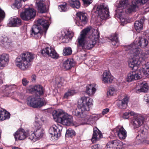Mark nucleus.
<instances>
[{
  "instance_id": "18",
  "label": "nucleus",
  "mask_w": 149,
  "mask_h": 149,
  "mask_svg": "<svg viewBox=\"0 0 149 149\" xmlns=\"http://www.w3.org/2000/svg\"><path fill=\"white\" fill-rule=\"evenodd\" d=\"M148 84L145 81L140 82L136 84L134 90L137 93L145 92L148 90Z\"/></svg>"
},
{
  "instance_id": "1",
  "label": "nucleus",
  "mask_w": 149,
  "mask_h": 149,
  "mask_svg": "<svg viewBox=\"0 0 149 149\" xmlns=\"http://www.w3.org/2000/svg\"><path fill=\"white\" fill-rule=\"evenodd\" d=\"M99 38V33L97 30L88 27L81 31L76 42L78 47L90 50L94 47L98 41Z\"/></svg>"
},
{
  "instance_id": "51",
  "label": "nucleus",
  "mask_w": 149,
  "mask_h": 149,
  "mask_svg": "<svg viewBox=\"0 0 149 149\" xmlns=\"http://www.w3.org/2000/svg\"><path fill=\"white\" fill-rule=\"evenodd\" d=\"M17 88V87L16 85H13L8 86V87L7 88H6V90H8V88L11 90H14Z\"/></svg>"
},
{
  "instance_id": "16",
  "label": "nucleus",
  "mask_w": 149,
  "mask_h": 149,
  "mask_svg": "<svg viewBox=\"0 0 149 149\" xmlns=\"http://www.w3.org/2000/svg\"><path fill=\"white\" fill-rule=\"evenodd\" d=\"M62 129V128L61 126L54 125L50 128L49 132L52 136H54L57 137L61 136V131Z\"/></svg>"
},
{
  "instance_id": "63",
  "label": "nucleus",
  "mask_w": 149,
  "mask_h": 149,
  "mask_svg": "<svg viewBox=\"0 0 149 149\" xmlns=\"http://www.w3.org/2000/svg\"><path fill=\"white\" fill-rule=\"evenodd\" d=\"M0 149H3L2 148H0Z\"/></svg>"
},
{
  "instance_id": "22",
  "label": "nucleus",
  "mask_w": 149,
  "mask_h": 149,
  "mask_svg": "<svg viewBox=\"0 0 149 149\" xmlns=\"http://www.w3.org/2000/svg\"><path fill=\"white\" fill-rule=\"evenodd\" d=\"M9 62V56L3 53L0 55V69H2L7 65Z\"/></svg>"
},
{
  "instance_id": "38",
  "label": "nucleus",
  "mask_w": 149,
  "mask_h": 149,
  "mask_svg": "<svg viewBox=\"0 0 149 149\" xmlns=\"http://www.w3.org/2000/svg\"><path fill=\"white\" fill-rule=\"evenodd\" d=\"M117 91V88L115 87H110L107 92V95L108 96H113L116 93Z\"/></svg>"
},
{
  "instance_id": "60",
  "label": "nucleus",
  "mask_w": 149,
  "mask_h": 149,
  "mask_svg": "<svg viewBox=\"0 0 149 149\" xmlns=\"http://www.w3.org/2000/svg\"><path fill=\"white\" fill-rule=\"evenodd\" d=\"M12 149H21L20 148H19L18 147H13L12 148Z\"/></svg>"
},
{
  "instance_id": "26",
  "label": "nucleus",
  "mask_w": 149,
  "mask_h": 149,
  "mask_svg": "<svg viewBox=\"0 0 149 149\" xmlns=\"http://www.w3.org/2000/svg\"><path fill=\"white\" fill-rule=\"evenodd\" d=\"M93 129V133L91 139V141L93 143H94L102 138V135L100 131L97 127H95Z\"/></svg>"
},
{
  "instance_id": "20",
  "label": "nucleus",
  "mask_w": 149,
  "mask_h": 149,
  "mask_svg": "<svg viewBox=\"0 0 149 149\" xmlns=\"http://www.w3.org/2000/svg\"><path fill=\"white\" fill-rule=\"evenodd\" d=\"M36 6L40 13H44L47 11L45 0H36Z\"/></svg>"
},
{
  "instance_id": "17",
  "label": "nucleus",
  "mask_w": 149,
  "mask_h": 149,
  "mask_svg": "<svg viewBox=\"0 0 149 149\" xmlns=\"http://www.w3.org/2000/svg\"><path fill=\"white\" fill-rule=\"evenodd\" d=\"M142 76L141 73L139 70L138 72H131L128 74L127 77V81H132L134 80H138L141 79Z\"/></svg>"
},
{
  "instance_id": "49",
  "label": "nucleus",
  "mask_w": 149,
  "mask_h": 149,
  "mask_svg": "<svg viewBox=\"0 0 149 149\" xmlns=\"http://www.w3.org/2000/svg\"><path fill=\"white\" fill-rule=\"evenodd\" d=\"M33 125L35 130L42 129V128H41V125L38 122L35 121L33 123Z\"/></svg>"
},
{
  "instance_id": "64",
  "label": "nucleus",
  "mask_w": 149,
  "mask_h": 149,
  "mask_svg": "<svg viewBox=\"0 0 149 149\" xmlns=\"http://www.w3.org/2000/svg\"><path fill=\"white\" fill-rule=\"evenodd\" d=\"M60 83L61 84H62V82H61Z\"/></svg>"
},
{
  "instance_id": "33",
  "label": "nucleus",
  "mask_w": 149,
  "mask_h": 149,
  "mask_svg": "<svg viewBox=\"0 0 149 149\" xmlns=\"http://www.w3.org/2000/svg\"><path fill=\"white\" fill-rule=\"evenodd\" d=\"M139 70L143 76L144 75H149V61L142 64V68Z\"/></svg>"
},
{
  "instance_id": "10",
  "label": "nucleus",
  "mask_w": 149,
  "mask_h": 149,
  "mask_svg": "<svg viewBox=\"0 0 149 149\" xmlns=\"http://www.w3.org/2000/svg\"><path fill=\"white\" fill-rule=\"evenodd\" d=\"M36 14V10L33 8H29L20 14L22 19L25 20H28L33 18Z\"/></svg>"
},
{
  "instance_id": "12",
  "label": "nucleus",
  "mask_w": 149,
  "mask_h": 149,
  "mask_svg": "<svg viewBox=\"0 0 149 149\" xmlns=\"http://www.w3.org/2000/svg\"><path fill=\"white\" fill-rule=\"evenodd\" d=\"M29 134V130H24L23 129H19L14 134L15 140H22L26 139Z\"/></svg>"
},
{
  "instance_id": "8",
  "label": "nucleus",
  "mask_w": 149,
  "mask_h": 149,
  "mask_svg": "<svg viewBox=\"0 0 149 149\" xmlns=\"http://www.w3.org/2000/svg\"><path fill=\"white\" fill-rule=\"evenodd\" d=\"M97 10L100 17L102 20H105L109 17L108 6L104 4L98 6Z\"/></svg>"
},
{
  "instance_id": "27",
  "label": "nucleus",
  "mask_w": 149,
  "mask_h": 149,
  "mask_svg": "<svg viewBox=\"0 0 149 149\" xmlns=\"http://www.w3.org/2000/svg\"><path fill=\"white\" fill-rule=\"evenodd\" d=\"M29 91L31 92H35L37 96L39 97L43 93V88L40 85H37L33 86L29 89Z\"/></svg>"
},
{
  "instance_id": "25",
  "label": "nucleus",
  "mask_w": 149,
  "mask_h": 149,
  "mask_svg": "<svg viewBox=\"0 0 149 149\" xmlns=\"http://www.w3.org/2000/svg\"><path fill=\"white\" fill-rule=\"evenodd\" d=\"M96 91V86L94 84H88L86 87V93L89 96L93 95Z\"/></svg>"
},
{
  "instance_id": "21",
  "label": "nucleus",
  "mask_w": 149,
  "mask_h": 149,
  "mask_svg": "<svg viewBox=\"0 0 149 149\" xmlns=\"http://www.w3.org/2000/svg\"><path fill=\"white\" fill-rule=\"evenodd\" d=\"M59 123L64 125L69 126L73 124L72 117L66 113L62 119L59 120Z\"/></svg>"
},
{
  "instance_id": "5",
  "label": "nucleus",
  "mask_w": 149,
  "mask_h": 149,
  "mask_svg": "<svg viewBox=\"0 0 149 149\" xmlns=\"http://www.w3.org/2000/svg\"><path fill=\"white\" fill-rule=\"evenodd\" d=\"M130 116H133L134 118L130 120V125L134 129L141 126L144 123V118L141 114L136 113L133 111H127L124 113L123 117L125 119H128Z\"/></svg>"
},
{
  "instance_id": "3",
  "label": "nucleus",
  "mask_w": 149,
  "mask_h": 149,
  "mask_svg": "<svg viewBox=\"0 0 149 149\" xmlns=\"http://www.w3.org/2000/svg\"><path fill=\"white\" fill-rule=\"evenodd\" d=\"M93 100L91 98L83 96L78 101L77 108L74 109L73 114L78 117H84L83 114L87 113L90 109V106L93 104Z\"/></svg>"
},
{
  "instance_id": "15",
  "label": "nucleus",
  "mask_w": 149,
  "mask_h": 149,
  "mask_svg": "<svg viewBox=\"0 0 149 149\" xmlns=\"http://www.w3.org/2000/svg\"><path fill=\"white\" fill-rule=\"evenodd\" d=\"M129 98L126 95L119 97L117 101V105L120 109H125L127 105Z\"/></svg>"
},
{
  "instance_id": "31",
  "label": "nucleus",
  "mask_w": 149,
  "mask_h": 149,
  "mask_svg": "<svg viewBox=\"0 0 149 149\" xmlns=\"http://www.w3.org/2000/svg\"><path fill=\"white\" fill-rule=\"evenodd\" d=\"M64 35L63 38H62V42L68 43L71 40L73 36V33L71 31H67L64 32Z\"/></svg>"
},
{
  "instance_id": "4",
  "label": "nucleus",
  "mask_w": 149,
  "mask_h": 149,
  "mask_svg": "<svg viewBox=\"0 0 149 149\" xmlns=\"http://www.w3.org/2000/svg\"><path fill=\"white\" fill-rule=\"evenodd\" d=\"M128 54L130 55L132 58L130 60L129 66L133 70L134 68L142 64L147 58V55L144 53H142L139 49H135L134 52L132 50H128Z\"/></svg>"
},
{
  "instance_id": "32",
  "label": "nucleus",
  "mask_w": 149,
  "mask_h": 149,
  "mask_svg": "<svg viewBox=\"0 0 149 149\" xmlns=\"http://www.w3.org/2000/svg\"><path fill=\"white\" fill-rule=\"evenodd\" d=\"M37 24L40 26H41L43 28L46 33L49 25V22L48 20L43 19H39L37 21Z\"/></svg>"
},
{
  "instance_id": "42",
  "label": "nucleus",
  "mask_w": 149,
  "mask_h": 149,
  "mask_svg": "<svg viewBox=\"0 0 149 149\" xmlns=\"http://www.w3.org/2000/svg\"><path fill=\"white\" fill-rule=\"evenodd\" d=\"M21 0H16L15 3L11 6L13 9H19L22 6Z\"/></svg>"
},
{
  "instance_id": "37",
  "label": "nucleus",
  "mask_w": 149,
  "mask_h": 149,
  "mask_svg": "<svg viewBox=\"0 0 149 149\" xmlns=\"http://www.w3.org/2000/svg\"><path fill=\"white\" fill-rule=\"evenodd\" d=\"M35 136L38 139L42 138L44 134V130L42 128L39 130H37L34 131Z\"/></svg>"
},
{
  "instance_id": "35",
  "label": "nucleus",
  "mask_w": 149,
  "mask_h": 149,
  "mask_svg": "<svg viewBox=\"0 0 149 149\" xmlns=\"http://www.w3.org/2000/svg\"><path fill=\"white\" fill-rule=\"evenodd\" d=\"M68 2L70 6L74 8L79 9L80 6L79 0H69Z\"/></svg>"
},
{
  "instance_id": "7",
  "label": "nucleus",
  "mask_w": 149,
  "mask_h": 149,
  "mask_svg": "<svg viewBox=\"0 0 149 149\" xmlns=\"http://www.w3.org/2000/svg\"><path fill=\"white\" fill-rule=\"evenodd\" d=\"M27 102L28 105L34 108H40L45 105L43 100L35 95L29 97L27 99Z\"/></svg>"
},
{
  "instance_id": "36",
  "label": "nucleus",
  "mask_w": 149,
  "mask_h": 149,
  "mask_svg": "<svg viewBox=\"0 0 149 149\" xmlns=\"http://www.w3.org/2000/svg\"><path fill=\"white\" fill-rule=\"evenodd\" d=\"M10 117V113L5 110L0 111V120H4L8 119Z\"/></svg>"
},
{
  "instance_id": "39",
  "label": "nucleus",
  "mask_w": 149,
  "mask_h": 149,
  "mask_svg": "<svg viewBox=\"0 0 149 149\" xmlns=\"http://www.w3.org/2000/svg\"><path fill=\"white\" fill-rule=\"evenodd\" d=\"M77 93V91L75 90H69L68 91L64 94L63 97L64 98H67L68 97L72 96Z\"/></svg>"
},
{
  "instance_id": "34",
  "label": "nucleus",
  "mask_w": 149,
  "mask_h": 149,
  "mask_svg": "<svg viewBox=\"0 0 149 149\" xmlns=\"http://www.w3.org/2000/svg\"><path fill=\"white\" fill-rule=\"evenodd\" d=\"M74 65L72 60L68 59L65 61L63 63V66L64 68L67 70H69Z\"/></svg>"
},
{
  "instance_id": "46",
  "label": "nucleus",
  "mask_w": 149,
  "mask_h": 149,
  "mask_svg": "<svg viewBox=\"0 0 149 149\" xmlns=\"http://www.w3.org/2000/svg\"><path fill=\"white\" fill-rule=\"evenodd\" d=\"M74 131L71 128H69L67 130L66 133V136L70 137L74 136L75 135Z\"/></svg>"
},
{
  "instance_id": "13",
  "label": "nucleus",
  "mask_w": 149,
  "mask_h": 149,
  "mask_svg": "<svg viewBox=\"0 0 149 149\" xmlns=\"http://www.w3.org/2000/svg\"><path fill=\"white\" fill-rule=\"evenodd\" d=\"M76 15L77 20L75 23L77 25L83 26L86 24L88 20L86 13L79 12L77 13Z\"/></svg>"
},
{
  "instance_id": "58",
  "label": "nucleus",
  "mask_w": 149,
  "mask_h": 149,
  "mask_svg": "<svg viewBox=\"0 0 149 149\" xmlns=\"http://www.w3.org/2000/svg\"><path fill=\"white\" fill-rule=\"evenodd\" d=\"M87 56V54H86L83 55V56H82V59L83 60H84L86 59V57Z\"/></svg>"
},
{
  "instance_id": "44",
  "label": "nucleus",
  "mask_w": 149,
  "mask_h": 149,
  "mask_svg": "<svg viewBox=\"0 0 149 149\" xmlns=\"http://www.w3.org/2000/svg\"><path fill=\"white\" fill-rule=\"evenodd\" d=\"M11 41L7 37L4 38L3 37L0 38V45L2 46L5 43H10Z\"/></svg>"
},
{
  "instance_id": "56",
  "label": "nucleus",
  "mask_w": 149,
  "mask_h": 149,
  "mask_svg": "<svg viewBox=\"0 0 149 149\" xmlns=\"http://www.w3.org/2000/svg\"><path fill=\"white\" fill-rule=\"evenodd\" d=\"M144 100L148 102H149V95L147 94L144 96Z\"/></svg>"
},
{
  "instance_id": "54",
  "label": "nucleus",
  "mask_w": 149,
  "mask_h": 149,
  "mask_svg": "<svg viewBox=\"0 0 149 149\" xmlns=\"http://www.w3.org/2000/svg\"><path fill=\"white\" fill-rule=\"evenodd\" d=\"M29 83V81L25 78H24L22 79V83L24 86H26Z\"/></svg>"
},
{
  "instance_id": "47",
  "label": "nucleus",
  "mask_w": 149,
  "mask_h": 149,
  "mask_svg": "<svg viewBox=\"0 0 149 149\" xmlns=\"http://www.w3.org/2000/svg\"><path fill=\"white\" fill-rule=\"evenodd\" d=\"M28 136H29V139L32 141L33 142L35 141L36 139H38L35 136L34 133H32L31 134H29Z\"/></svg>"
},
{
  "instance_id": "43",
  "label": "nucleus",
  "mask_w": 149,
  "mask_h": 149,
  "mask_svg": "<svg viewBox=\"0 0 149 149\" xmlns=\"http://www.w3.org/2000/svg\"><path fill=\"white\" fill-rule=\"evenodd\" d=\"M72 52V50L71 47H69L65 48L63 51V54L64 56H68L71 55Z\"/></svg>"
},
{
  "instance_id": "40",
  "label": "nucleus",
  "mask_w": 149,
  "mask_h": 149,
  "mask_svg": "<svg viewBox=\"0 0 149 149\" xmlns=\"http://www.w3.org/2000/svg\"><path fill=\"white\" fill-rule=\"evenodd\" d=\"M111 43L114 46L115 48H116L119 45V42L117 36H114L111 39Z\"/></svg>"
},
{
  "instance_id": "14",
  "label": "nucleus",
  "mask_w": 149,
  "mask_h": 149,
  "mask_svg": "<svg viewBox=\"0 0 149 149\" xmlns=\"http://www.w3.org/2000/svg\"><path fill=\"white\" fill-rule=\"evenodd\" d=\"M113 132L121 140L124 139L127 137V132L122 126H117L113 129Z\"/></svg>"
},
{
  "instance_id": "11",
  "label": "nucleus",
  "mask_w": 149,
  "mask_h": 149,
  "mask_svg": "<svg viewBox=\"0 0 149 149\" xmlns=\"http://www.w3.org/2000/svg\"><path fill=\"white\" fill-rule=\"evenodd\" d=\"M41 53L43 55H47L48 56L54 59L58 58L59 55L54 48L51 47H47L41 50Z\"/></svg>"
},
{
  "instance_id": "62",
  "label": "nucleus",
  "mask_w": 149,
  "mask_h": 149,
  "mask_svg": "<svg viewBox=\"0 0 149 149\" xmlns=\"http://www.w3.org/2000/svg\"><path fill=\"white\" fill-rule=\"evenodd\" d=\"M62 149H69L68 148H63Z\"/></svg>"
},
{
  "instance_id": "9",
  "label": "nucleus",
  "mask_w": 149,
  "mask_h": 149,
  "mask_svg": "<svg viewBox=\"0 0 149 149\" xmlns=\"http://www.w3.org/2000/svg\"><path fill=\"white\" fill-rule=\"evenodd\" d=\"M87 113H85L83 115L84 116V117H79L81 118V120L82 121L81 123L82 125L90 124L91 121L97 120L102 117V114H101L91 116L87 115Z\"/></svg>"
},
{
  "instance_id": "30",
  "label": "nucleus",
  "mask_w": 149,
  "mask_h": 149,
  "mask_svg": "<svg viewBox=\"0 0 149 149\" xmlns=\"http://www.w3.org/2000/svg\"><path fill=\"white\" fill-rule=\"evenodd\" d=\"M146 19L143 17L140 21H136L134 24V28L136 31L138 32H140L143 29V24Z\"/></svg>"
},
{
  "instance_id": "19",
  "label": "nucleus",
  "mask_w": 149,
  "mask_h": 149,
  "mask_svg": "<svg viewBox=\"0 0 149 149\" xmlns=\"http://www.w3.org/2000/svg\"><path fill=\"white\" fill-rule=\"evenodd\" d=\"M31 34L36 39L41 38L42 34V31L41 27L37 24L32 26Z\"/></svg>"
},
{
  "instance_id": "57",
  "label": "nucleus",
  "mask_w": 149,
  "mask_h": 149,
  "mask_svg": "<svg viewBox=\"0 0 149 149\" xmlns=\"http://www.w3.org/2000/svg\"><path fill=\"white\" fill-rule=\"evenodd\" d=\"M4 78V76L3 73L0 74V79L3 80Z\"/></svg>"
},
{
  "instance_id": "28",
  "label": "nucleus",
  "mask_w": 149,
  "mask_h": 149,
  "mask_svg": "<svg viewBox=\"0 0 149 149\" xmlns=\"http://www.w3.org/2000/svg\"><path fill=\"white\" fill-rule=\"evenodd\" d=\"M147 133L146 130H143L141 131L140 134L137 136L136 141H137V142L138 144L144 142L146 143L149 144V139L145 140V141L144 140L145 137L144 136V135L146 134Z\"/></svg>"
},
{
  "instance_id": "61",
  "label": "nucleus",
  "mask_w": 149,
  "mask_h": 149,
  "mask_svg": "<svg viewBox=\"0 0 149 149\" xmlns=\"http://www.w3.org/2000/svg\"><path fill=\"white\" fill-rule=\"evenodd\" d=\"M149 10V8H147L145 9L146 11H148Z\"/></svg>"
},
{
  "instance_id": "41",
  "label": "nucleus",
  "mask_w": 149,
  "mask_h": 149,
  "mask_svg": "<svg viewBox=\"0 0 149 149\" xmlns=\"http://www.w3.org/2000/svg\"><path fill=\"white\" fill-rule=\"evenodd\" d=\"M116 149H120L123 145V143L118 140L112 141Z\"/></svg>"
},
{
  "instance_id": "45",
  "label": "nucleus",
  "mask_w": 149,
  "mask_h": 149,
  "mask_svg": "<svg viewBox=\"0 0 149 149\" xmlns=\"http://www.w3.org/2000/svg\"><path fill=\"white\" fill-rule=\"evenodd\" d=\"M67 3L65 2L63 3V4L59 5L58 6V9L61 12L66 11L68 10L67 7Z\"/></svg>"
},
{
  "instance_id": "24",
  "label": "nucleus",
  "mask_w": 149,
  "mask_h": 149,
  "mask_svg": "<svg viewBox=\"0 0 149 149\" xmlns=\"http://www.w3.org/2000/svg\"><path fill=\"white\" fill-rule=\"evenodd\" d=\"M113 79V77L109 71H105L102 75V80L104 83H111L112 82Z\"/></svg>"
},
{
  "instance_id": "29",
  "label": "nucleus",
  "mask_w": 149,
  "mask_h": 149,
  "mask_svg": "<svg viewBox=\"0 0 149 149\" xmlns=\"http://www.w3.org/2000/svg\"><path fill=\"white\" fill-rule=\"evenodd\" d=\"M21 25V20L17 18H11L9 20L8 25L10 27L18 26Z\"/></svg>"
},
{
  "instance_id": "59",
  "label": "nucleus",
  "mask_w": 149,
  "mask_h": 149,
  "mask_svg": "<svg viewBox=\"0 0 149 149\" xmlns=\"http://www.w3.org/2000/svg\"><path fill=\"white\" fill-rule=\"evenodd\" d=\"M32 81L35 80L36 79V76L35 75H33L32 76Z\"/></svg>"
},
{
  "instance_id": "52",
  "label": "nucleus",
  "mask_w": 149,
  "mask_h": 149,
  "mask_svg": "<svg viewBox=\"0 0 149 149\" xmlns=\"http://www.w3.org/2000/svg\"><path fill=\"white\" fill-rule=\"evenodd\" d=\"M92 149H101V148L98 144H94L91 146Z\"/></svg>"
},
{
  "instance_id": "6",
  "label": "nucleus",
  "mask_w": 149,
  "mask_h": 149,
  "mask_svg": "<svg viewBox=\"0 0 149 149\" xmlns=\"http://www.w3.org/2000/svg\"><path fill=\"white\" fill-rule=\"evenodd\" d=\"M148 40L145 38L137 37L134 42L130 45L125 46L124 49L125 51L131 50L134 52L135 49H139L141 52L143 53L142 51L138 48L139 47L142 48H145L148 45Z\"/></svg>"
},
{
  "instance_id": "48",
  "label": "nucleus",
  "mask_w": 149,
  "mask_h": 149,
  "mask_svg": "<svg viewBox=\"0 0 149 149\" xmlns=\"http://www.w3.org/2000/svg\"><path fill=\"white\" fill-rule=\"evenodd\" d=\"M107 146L108 149H116L112 141L109 142L107 145Z\"/></svg>"
},
{
  "instance_id": "53",
  "label": "nucleus",
  "mask_w": 149,
  "mask_h": 149,
  "mask_svg": "<svg viewBox=\"0 0 149 149\" xmlns=\"http://www.w3.org/2000/svg\"><path fill=\"white\" fill-rule=\"evenodd\" d=\"M109 111V108H106L103 110L102 113V116L107 113Z\"/></svg>"
},
{
  "instance_id": "23",
  "label": "nucleus",
  "mask_w": 149,
  "mask_h": 149,
  "mask_svg": "<svg viewBox=\"0 0 149 149\" xmlns=\"http://www.w3.org/2000/svg\"><path fill=\"white\" fill-rule=\"evenodd\" d=\"M66 113L61 109H58L54 111L52 113L53 118L54 120L59 123V120L62 119Z\"/></svg>"
},
{
  "instance_id": "55",
  "label": "nucleus",
  "mask_w": 149,
  "mask_h": 149,
  "mask_svg": "<svg viewBox=\"0 0 149 149\" xmlns=\"http://www.w3.org/2000/svg\"><path fill=\"white\" fill-rule=\"evenodd\" d=\"M84 4L89 5L92 2V0H82Z\"/></svg>"
},
{
  "instance_id": "50",
  "label": "nucleus",
  "mask_w": 149,
  "mask_h": 149,
  "mask_svg": "<svg viewBox=\"0 0 149 149\" xmlns=\"http://www.w3.org/2000/svg\"><path fill=\"white\" fill-rule=\"evenodd\" d=\"M5 14L3 11L0 8V23L5 17ZM1 25H0V26Z\"/></svg>"
},
{
  "instance_id": "2",
  "label": "nucleus",
  "mask_w": 149,
  "mask_h": 149,
  "mask_svg": "<svg viewBox=\"0 0 149 149\" xmlns=\"http://www.w3.org/2000/svg\"><path fill=\"white\" fill-rule=\"evenodd\" d=\"M35 57V54L32 53L28 52H23L16 58L15 65L21 70H25L30 66L31 62Z\"/></svg>"
}]
</instances>
